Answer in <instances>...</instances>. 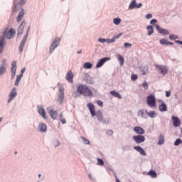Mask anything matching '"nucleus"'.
Instances as JSON below:
<instances>
[{"label": "nucleus", "instance_id": "f257e3e1", "mask_svg": "<svg viewBox=\"0 0 182 182\" xmlns=\"http://www.w3.org/2000/svg\"><path fill=\"white\" fill-rule=\"evenodd\" d=\"M15 36V30L14 28L8 29L7 28L3 29L0 33V55L4 52L5 48V38L12 39Z\"/></svg>", "mask_w": 182, "mask_h": 182}, {"label": "nucleus", "instance_id": "f03ea898", "mask_svg": "<svg viewBox=\"0 0 182 182\" xmlns=\"http://www.w3.org/2000/svg\"><path fill=\"white\" fill-rule=\"evenodd\" d=\"M87 107H88V109L90 110L91 116L92 117H95V116H96L99 122H101L102 120H103V112H102V111L100 110H98L96 112V109L95 108V105H93V104L88 103L87 105Z\"/></svg>", "mask_w": 182, "mask_h": 182}, {"label": "nucleus", "instance_id": "7ed1b4c3", "mask_svg": "<svg viewBox=\"0 0 182 182\" xmlns=\"http://www.w3.org/2000/svg\"><path fill=\"white\" fill-rule=\"evenodd\" d=\"M77 92L80 95H83V96H93V92L89 89V87L85 85H80L77 87Z\"/></svg>", "mask_w": 182, "mask_h": 182}, {"label": "nucleus", "instance_id": "20e7f679", "mask_svg": "<svg viewBox=\"0 0 182 182\" xmlns=\"http://www.w3.org/2000/svg\"><path fill=\"white\" fill-rule=\"evenodd\" d=\"M57 87L58 89V102L63 103V100L65 99V87L60 82L57 84Z\"/></svg>", "mask_w": 182, "mask_h": 182}, {"label": "nucleus", "instance_id": "39448f33", "mask_svg": "<svg viewBox=\"0 0 182 182\" xmlns=\"http://www.w3.org/2000/svg\"><path fill=\"white\" fill-rule=\"evenodd\" d=\"M62 41V38H60V37H55L51 44L49 46V53L50 55H52V53H53V52H55V50L56 49V48H58V46H59V45H60V41Z\"/></svg>", "mask_w": 182, "mask_h": 182}, {"label": "nucleus", "instance_id": "423d86ee", "mask_svg": "<svg viewBox=\"0 0 182 182\" xmlns=\"http://www.w3.org/2000/svg\"><path fill=\"white\" fill-rule=\"evenodd\" d=\"M14 7L13 8V12L16 13L22 8V5H25L28 0H14Z\"/></svg>", "mask_w": 182, "mask_h": 182}, {"label": "nucleus", "instance_id": "0eeeda50", "mask_svg": "<svg viewBox=\"0 0 182 182\" xmlns=\"http://www.w3.org/2000/svg\"><path fill=\"white\" fill-rule=\"evenodd\" d=\"M16 96H18V89L16 87H13L8 95L7 103L12 102Z\"/></svg>", "mask_w": 182, "mask_h": 182}, {"label": "nucleus", "instance_id": "6e6552de", "mask_svg": "<svg viewBox=\"0 0 182 182\" xmlns=\"http://www.w3.org/2000/svg\"><path fill=\"white\" fill-rule=\"evenodd\" d=\"M155 68H156V70H157V72L161 73V75H166L168 72V69L166 65L156 64Z\"/></svg>", "mask_w": 182, "mask_h": 182}, {"label": "nucleus", "instance_id": "1a4fd4ad", "mask_svg": "<svg viewBox=\"0 0 182 182\" xmlns=\"http://www.w3.org/2000/svg\"><path fill=\"white\" fill-rule=\"evenodd\" d=\"M29 31H30V28L28 27L27 31H26V35H24V36L23 37V39L20 43V46L18 47V50H19V52L21 53H22V52H23V48L25 47V43H26V39H28V36L29 35Z\"/></svg>", "mask_w": 182, "mask_h": 182}, {"label": "nucleus", "instance_id": "9d476101", "mask_svg": "<svg viewBox=\"0 0 182 182\" xmlns=\"http://www.w3.org/2000/svg\"><path fill=\"white\" fill-rule=\"evenodd\" d=\"M141 6H143V4H141V3L137 4V1L132 0L129 4V6L128 7V9L129 11H132V10L136 9H139V8H141Z\"/></svg>", "mask_w": 182, "mask_h": 182}, {"label": "nucleus", "instance_id": "9b49d317", "mask_svg": "<svg viewBox=\"0 0 182 182\" xmlns=\"http://www.w3.org/2000/svg\"><path fill=\"white\" fill-rule=\"evenodd\" d=\"M146 102L149 107H156V97L153 95H150L147 97Z\"/></svg>", "mask_w": 182, "mask_h": 182}, {"label": "nucleus", "instance_id": "f8f14e48", "mask_svg": "<svg viewBox=\"0 0 182 182\" xmlns=\"http://www.w3.org/2000/svg\"><path fill=\"white\" fill-rule=\"evenodd\" d=\"M132 140H134L136 144H140L146 141V137L143 135H135L132 136Z\"/></svg>", "mask_w": 182, "mask_h": 182}, {"label": "nucleus", "instance_id": "ddd939ff", "mask_svg": "<svg viewBox=\"0 0 182 182\" xmlns=\"http://www.w3.org/2000/svg\"><path fill=\"white\" fill-rule=\"evenodd\" d=\"M37 112L40 116L44 119L46 120L48 119V117L46 116V111L45 110V108H43V106L39 105L37 107Z\"/></svg>", "mask_w": 182, "mask_h": 182}, {"label": "nucleus", "instance_id": "4468645a", "mask_svg": "<svg viewBox=\"0 0 182 182\" xmlns=\"http://www.w3.org/2000/svg\"><path fill=\"white\" fill-rule=\"evenodd\" d=\"M47 112L50 114V117H51V119L53 120H56V119H58V110H53L52 107H48L47 108Z\"/></svg>", "mask_w": 182, "mask_h": 182}, {"label": "nucleus", "instance_id": "2eb2a0df", "mask_svg": "<svg viewBox=\"0 0 182 182\" xmlns=\"http://www.w3.org/2000/svg\"><path fill=\"white\" fill-rule=\"evenodd\" d=\"M7 65H6V59H3L1 61V64L0 65V76L6 73Z\"/></svg>", "mask_w": 182, "mask_h": 182}, {"label": "nucleus", "instance_id": "dca6fc26", "mask_svg": "<svg viewBox=\"0 0 182 182\" xmlns=\"http://www.w3.org/2000/svg\"><path fill=\"white\" fill-rule=\"evenodd\" d=\"M156 29L158 31L159 33L161 35H164L165 36H167V35H170V31L168 29L163 28L160 27L159 25H156Z\"/></svg>", "mask_w": 182, "mask_h": 182}, {"label": "nucleus", "instance_id": "f3484780", "mask_svg": "<svg viewBox=\"0 0 182 182\" xmlns=\"http://www.w3.org/2000/svg\"><path fill=\"white\" fill-rule=\"evenodd\" d=\"M11 80L15 79V76H16V61H12L11 62Z\"/></svg>", "mask_w": 182, "mask_h": 182}, {"label": "nucleus", "instance_id": "a211bd4d", "mask_svg": "<svg viewBox=\"0 0 182 182\" xmlns=\"http://www.w3.org/2000/svg\"><path fill=\"white\" fill-rule=\"evenodd\" d=\"M108 60H110L109 57H105V58H103L100 59L97 63L96 68L99 69V68H102V66H103L105 65V63H106V62H108Z\"/></svg>", "mask_w": 182, "mask_h": 182}, {"label": "nucleus", "instance_id": "6ab92c4d", "mask_svg": "<svg viewBox=\"0 0 182 182\" xmlns=\"http://www.w3.org/2000/svg\"><path fill=\"white\" fill-rule=\"evenodd\" d=\"M38 131L40 132V133H46V132H48L46 124L41 122L38 124Z\"/></svg>", "mask_w": 182, "mask_h": 182}, {"label": "nucleus", "instance_id": "aec40b11", "mask_svg": "<svg viewBox=\"0 0 182 182\" xmlns=\"http://www.w3.org/2000/svg\"><path fill=\"white\" fill-rule=\"evenodd\" d=\"M148 111L146 109H140L137 112V116L143 119H147Z\"/></svg>", "mask_w": 182, "mask_h": 182}, {"label": "nucleus", "instance_id": "412c9836", "mask_svg": "<svg viewBox=\"0 0 182 182\" xmlns=\"http://www.w3.org/2000/svg\"><path fill=\"white\" fill-rule=\"evenodd\" d=\"M65 79L69 83H73V73L70 70L65 75Z\"/></svg>", "mask_w": 182, "mask_h": 182}, {"label": "nucleus", "instance_id": "4be33fe9", "mask_svg": "<svg viewBox=\"0 0 182 182\" xmlns=\"http://www.w3.org/2000/svg\"><path fill=\"white\" fill-rule=\"evenodd\" d=\"M134 150H136V151H138L141 154V156H147V154H146V151L141 147V146H134Z\"/></svg>", "mask_w": 182, "mask_h": 182}, {"label": "nucleus", "instance_id": "5701e85b", "mask_svg": "<svg viewBox=\"0 0 182 182\" xmlns=\"http://www.w3.org/2000/svg\"><path fill=\"white\" fill-rule=\"evenodd\" d=\"M172 120H173V124L175 127H178L180 124H181V121H180V119L177 117H172Z\"/></svg>", "mask_w": 182, "mask_h": 182}, {"label": "nucleus", "instance_id": "b1692460", "mask_svg": "<svg viewBox=\"0 0 182 182\" xmlns=\"http://www.w3.org/2000/svg\"><path fill=\"white\" fill-rule=\"evenodd\" d=\"M134 132H135V133L139 135L144 134L145 133L144 129L141 127H135L134 128Z\"/></svg>", "mask_w": 182, "mask_h": 182}, {"label": "nucleus", "instance_id": "393cba45", "mask_svg": "<svg viewBox=\"0 0 182 182\" xmlns=\"http://www.w3.org/2000/svg\"><path fill=\"white\" fill-rule=\"evenodd\" d=\"M25 25H26V23H25V21H22L18 27V35H22V33H23V28H25Z\"/></svg>", "mask_w": 182, "mask_h": 182}, {"label": "nucleus", "instance_id": "a878e982", "mask_svg": "<svg viewBox=\"0 0 182 182\" xmlns=\"http://www.w3.org/2000/svg\"><path fill=\"white\" fill-rule=\"evenodd\" d=\"M146 30L148 31V36H151V35L154 33V28L152 27V26H147Z\"/></svg>", "mask_w": 182, "mask_h": 182}, {"label": "nucleus", "instance_id": "bb28decb", "mask_svg": "<svg viewBox=\"0 0 182 182\" xmlns=\"http://www.w3.org/2000/svg\"><path fill=\"white\" fill-rule=\"evenodd\" d=\"M23 15H25V10L21 9L17 17V22H21V21H22L23 18Z\"/></svg>", "mask_w": 182, "mask_h": 182}, {"label": "nucleus", "instance_id": "cd10ccee", "mask_svg": "<svg viewBox=\"0 0 182 182\" xmlns=\"http://www.w3.org/2000/svg\"><path fill=\"white\" fill-rule=\"evenodd\" d=\"M159 109L161 112H167V105L166 103L162 102L159 106Z\"/></svg>", "mask_w": 182, "mask_h": 182}, {"label": "nucleus", "instance_id": "c85d7f7f", "mask_svg": "<svg viewBox=\"0 0 182 182\" xmlns=\"http://www.w3.org/2000/svg\"><path fill=\"white\" fill-rule=\"evenodd\" d=\"M117 60L119 61L120 66H123V65H124V58L123 56L120 55V54H117Z\"/></svg>", "mask_w": 182, "mask_h": 182}, {"label": "nucleus", "instance_id": "c756f323", "mask_svg": "<svg viewBox=\"0 0 182 182\" xmlns=\"http://www.w3.org/2000/svg\"><path fill=\"white\" fill-rule=\"evenodd\" d=\"M147 116L151 119H154V117H157V113H156V111H148Z\"/></svg>", "mask_w": 182, "mask_h": 182}, {"label": "nucleus", "instance_id": "7c9ffc66", "mask_svg": "<svg viewBox=\"0 0 182 182\" xmlns=\"http://www.w3.org/2000/svg\"><path fill=\"white\" fill-rule=\"evenodd\" d=\"M158 144H159V146H161V144H164V134L159 135Z\"/></svg>", "mask_w": 182, "mask_h": 182}, {"label": "nucleus", "instance_id": "2f4dec72", "mask_svg": "<svg viewBox=\"0 0 182 182\" xmlns=\"http://www.w3.org/2000/svg\"><path fill=\"white\" fill-rule=\"evenodd\" d=\"M22 77H23L22 75H16V78L14 83L15 86H19V82H21Z\"/></svg>", "mask_w": 182, "mask_h": 182}, {"label": "nucleus", "instance_id": "473e14b6", "mask_svg": "<svg viewBox=\"0 0 182 182\" xmlns=\"http://www.w3.org/2000/svg\"><path fill=\"white\" fill-rule=\"evenodd\" d=\"M112 22L114 25H116L117 26L120 25L122 23V18H114L112 20Z\"/></svg>", "mask_w": 182, "mask_h": 182}, {"label": "nucleus", "instance_id": "72a5a7b5", "mask_svg": "<svg viewBox=\"0 0 182 182\" xmlns=\"http://www.w3.org/2000/svg\"><path fill=\"white\" fill-rule=\"evenodd\" d=\"M159 42H160L161 45H174V43H173L170 41H168L167 40H166L164 38L161 39Z\"/></svg>", "mask_w": 182, "mask_h": 182}, {"label": "nucleus", "instance_id": "f704fd0d", "mask_svg": "<svg viewBox=\"0 0 182 182\" xmlns=\"http://www.w3.org/2000/svg\"><path fill=\"white\" fill-rule=\"evenodd\" d=\"M148 176H150V177H152V178H157V173H156V171L151 170L149 172L147 173Z\"/></svg>", "mask_w": 182, "mask_h": 182}, {"label": "nucleus", "instance_id": "c9c22d12", "mask_svg": "<svg viewBox=\"0 0 182 182\" xmlns=\"http://www.w3.org/2000/svg\"><path fill=\"white\" fill-rule=\"evenodd\" d=\"M84 69H92L93 68V64L91 63L87 62L83 64Z\"/></svg>", "mask_w": 182, "mask_h": 182}, {"label": "nucleus", "instance_id": "e433bc0d", "mask_svg": "<svg viewBox=\"0 0 182 182\" xmlns=\"http://www.w3.org/2000/svg\"><path fill=\"white\" fill-rule=\"evenodd\" d=\"M141 72H142V75H147V73L149 72V68H147L146 65L141 66Z\"/></svg>", "mask_w": 182, "mask_h": 182}, {"label": "nucleus", "instance_id": "4c0bfd02", "mask_svg": "<svg viewBox=\"0 0 182 182\" xmlns=\"http://www.w3.org/2000/svg\"><path fill=\"white\" fill-rule=\"evenodd\" d=\"M111 95L112 96H114V97H117L118 99H122V95L117 92V91L112 90L110 92Z\"/></svg>", "mask_w": 182, "mask_h": 182}, {"label": "nucleus", "instance_id": "58836bf2", "mask_svg": "<svg viewBox=\"0 0 182 182\" xmlns=\"http://www.w3.org/2000/svg\"><path fill=\"white\" fill-rule=\"evenodd\" d=\"M97 166H105V161L100 158H97Z\"/></svg>", "mask_w": 182, "mask_h": 182}, {"label": "nucleus", "instance_id": "ea45409f", "mask_svg": "<svg viewBox=\"0 0 182 182\" xmlns=\"http://www.w3.org/2000/svg\"><path fill=\"white\" fill-rule=\"evenodd\" d=\"M58 119L62 122L63 124H66V119L63 117V114H60Z\"/></svg>", "mask_w": 182, "mask_h": 182}, {"label": "nucleus", "instance_id": "a19ab883", "mask_svg": "<svg viewBox=\"0 0 182 182\" xmlns=\"http://www.w3.org/2000/svg\"><path fill=\"white\" fill-rule=\"evenodd\" d=\"M82 141L83 142L84 144H90V141H89L87 139H86L84 136L80 137Z\"/></svg>", "mask_w": 182, "mask_h": 182}, {"label": "nucleus", "instance_id": "79ce46f5", "mask_svg": "<svg viewBox=\"0 0 182 182\" xmlns=\"http://www.w3.org/2000/svg\"><path fill=\"white\" fill-rule=\"evenodd\" d=\"M101 122L103 123V124H109V123H110V119H109V118H102Z\"/></svg>", "mask_w": 182, "mask_h": 182}, {"label": "nucleus", "instance_id": "37998d69", "mask_svg": "<svg viewBox=\"0 0 182 182\" xmlns=\"http://www.w3.org/2000/svg\"><path fill=\"white\" fill-rule=\"evenodd\" d=\"M170 41H176V39H178V36L177 35L172 34L169 36Z\"/></svg>", "mask_w": 182, "mask_h": 182}, {"label": "nucleus", "instance_id": "c03bdc74", "mask_svg": "<svg viewBox=\"0 0 182 182\" xmlns=\"http://www.w3.org/2000/svg\"><path fill=\"white\" fill-rule=\"evenodd\" d=\"M116 42V40L112 37V38H107V43H114Z\"/></svg>", "mask_w": 182, "mask_h": 182}, {"label": "nucleus", "instance_id": "a18cd8bd", "mask_svg": "<svg viewBox=\"0 0 182 182\" xmlns=\"http://www.w3.org/2000/svg\"><path fill=\"white\" fill-rule=\"evenodd\" d=\"M98 42L100 43H107V38H98Z\"/></svg>", "mask_w": 182, "mask_h": 182}, {"label": "nucleus", "instance_id": "49530a36", "mask_svg": "<svg viewBox=\"0 0 182 182\" xmlns=\"http://www.w3.org/2000/svg\"><path fill=\"white\" fill-rule=\"evenodd\" d=\"M156 23H157V20L154 18L150 21V24L152 25V26H154L155 28H156V25H159Z\"/></svg>", "mask_w": 182, "mask_h": 182}, {"label": "nucleus", "instance_id": "de8ad7c7", "mask_svg": "<svg viewBox=\"0 0 182 182\" xmlns=\"http://www.w3.org/2000/svg\"><path fill=\"white\" fill-rule=\"evenodd\" d=\"M142 86L143 87L147 90V89H149V83H147V82L146 81H144L143 83H142Z\"/></svg>", "mask_w": 182, "mask_h": 182}, {"label": "nucleus", "instance_id": "09e8293b", "mask_svg": "<svg viewBox=\"0 0 182 182\" xmlns=\"http://www.w3.org/2000/svg\"><path fill=\"white\" fill-rule=\"evenodd\" d=\"M182 141L180 139H178L174 142V146H180L181 144Z\"/></svg>", "mask_w": 182, "mask_h": 182}, {"label": "nucleus", "instance_id": "8fccbe9b", "mask_svg": "<svg viewBox=\"0 0 182 182\" xmlns=\"http://www.w3.org/2000/svg\"><path fill=\"white\" fill-rule=\"evenodd\" d=\"M139 77L137 76V75H136V74H132V76H131V79H132V80H137V78H138Z\"/></svg>", "mask_w": 182, "mask_h": 182}, {"label": "nucleus", "instance_id": "3c124183", "mask_svg": "<svg viewBox=\"0 0 182 182\" xmlns=\"http://www.w3.org/2000/svg\"><path fill=\"white\" fill-rule=\"evenodd\" d=\"M122 35H123V33H122L117 34L113 36V38L116 41V39H119V38H120V36H122Z\"/></svg>", "mask_w": 182, "mask_h": 182}, {"label": "nucleus", "instance_id": "603ef678", "mask_svg": "<svg viewBox=\"0 0 182 182\" xmlns=\"http://www.w3.org/2000/svg\"><path fill=\"white\" fill-rule=\"evenodd\" d=\"M146 19H151L153 18V14H148L145 16Z\"/></svg>", "mask_w": 182, "mask_h": 182}, {"label": "nucleus", "instance_id": "864d4df0", "mask_svg": "<svg viewBox=\"0 0 182 182\" xmlns=\"http://www.w3.org/2000/svg\"><path fill=\"white\" fill-rule=\"evenodd\" d=\"M124 48H132V43H125L124 44Z\"/></svg>", "mask_w": 182, "mask_h": 182}, {"label": "nucleus", "instance_id": "5fc2aeb1", "mask_svg": "<svg viewBox=\"0 0 182 182\" xmlns=\"http://www.w3.org/2000/svg\"><path fill=\"white\" fill-rule=\"evenodd\" d=\"M87 82H88L90 85H93V83L95 82L93 81V79H92V77H90V79L87 80Z\"/></svg>", "mask_w": 182, "mask_h": 182}, {"label": "nucleus", "instance_id": "6e6d98bb", "mask_svg": "<svg viewBox=\"0 0 182 182\" xmlns=\"http://www.w3.org/2000/svg\"><path fill=\"white\" fill-rule=\"evenodd\" d=\"M97 104L98 105V106H100V107H103V102L101 100H97Z\"/></svg>", "mask_w": 182, "mask_h": 182}, {"label": "nucleus", "instance_id": "4d7b16f0", "mask_svg": "<svg viewBox=\"0 0 182 182\" xmlns=\"http://www.w3.org/2000/svg\"><path fill=\"white\" fill-rule=\"evenodd\" d=\"M107 134H108V136H113V131L112 130H108L107 132Z\"/></svg>", "mask_w": 182, "mask_h": 182}, {"label": "nucleus", "instance_id": "13d9d810", "mask_svg": "<svg viewBox=\"0 0 182 182\" xmlns=\"http://www.w3.org/2000/svg\"><path fill=\"white\" fill-rule=\"evenodd\" d=\"M166 97H170V96H171V92L166 91Z\"/></svg>", "mask_w": 182, "mask_h": 182}, {"label": "nucleus", "instance_id": "bf43d9fd", "mask_svg": "<svg viewBox=\"0 0 182 182\" xmlns=\"http://www.w3.org/2000/svg\"><path fill=\"white\" fill-rule=\"evenodd\" d=\"M25 70H26V68H23L21 70V76H23V73H25Z\"/></svg>", "mask_w": 182, "mask_h": 182}, {"label": "nucleus", "instance_id": "052dcab7", "mask_svg": "<svg viewBox=\"0 0 182 182\" xmlns=\"http://www.w3.org/2000/svg\"><path fill=\"white\" fill-rule=\"evenodd\" d=\"M88 178H90V180H92L93 181V180H95V178H93V176H92L91 173H88Z\"/></svg>", "mask_w": 182, "mask_h": 182}, {"label": "nucleus", "instance_id": "680f3d73", "mask_svg": "<svg viewBox=\"0 0 182 182\" xmlns=\"http://www.w3.org/2000/svg\"><path fill=\"white\" fill-rule=\"evenodd\" d=\"M122 150H123V151H127V150H129V146H124L122 147Z\"/></svg>", "mask_w": 182, "mask_h": 182}, {"label": "nucleus", "instance_id": "e2e57ef3", "mask_svg": "<svg viewBox=\"0 0 182 182\" xmlns=\"http://www.w3.org/2000/svg\"><path fill=\"white\" fill-rule=\"evenodd\" d=\"M175 42H176V43H178L179 45H182V41H181L177 40Z\"/></svg>", "mask_w": 182, "mask_h": 182}, {"label": "nucleus", "instance_id": "0e129e2a", "mask_svg": "<svg viewBox=\"0 0 182 182\" xmlns=\"http://www.w3.org/2000/svg\"><path fill=\"white\" fill-rule=\"evenodd\" d=\"M73 97H77V92H73Z\"/></svg>", "mask_w": 182, "mask_h": 182}, {"label": "nucleus", "instance_id": "69168bd1", "mask_svg": "<svg viewBox=\"0 0 182 182\" xmlns=\"http://www.w3.org/2000/svg\"><path fill=\"white\" fill-rule=\"evenodd\" d=\"M113 174H114V177L115 180H116L117 178H117V175H116V173L114 172Z\"/></svg>", "mask_w": 182, "mask_h": 182}, {"label": "nucleus", "instance_id": "338daca9", "mask_svg": "<svg viewBox=\"0 0 182 182\" xmlns=\"http://www.w3.org/2000/svg\"><path fill=\"white\" fill-rule=\"evenodd\" d=\"M109 171H112V173H114V171H113V168H109Z\"/></svg>", "mask_w": 182, "mask_h": 182}, {"label": "nucleus", "instance_id": "774afa93", "mask_svg": "<svg viewBox=\"0 0 182 182\" xmlns=\"http://www.w3.org/2000/svg\"><path fill=\"white\" fill-rule=\"evenodd\" d=\"M115 182H120V180L119 179V178H117V179H115Z\"/></svg>", "mask_w": 182, "mask_h": 182}]
</instances>
